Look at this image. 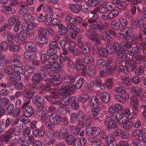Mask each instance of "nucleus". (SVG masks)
Instances as JSON below:
<instances>
[{
	"label": "nucleus",
	"instance_id": "1",
	"mask_svg": "<svg viewBox=\"0 0 146 146\" xmlns=\"http://www.w3.org/2000/svg\"><path fill=\"white\" fill-rule=\"evenodd\" d=\"M65 84H64L61 88L59 91L60 95L63 96V97L62 98V100L63 102L62 104L64 105L65 106L69 105L71 101L72 97L69 95L73 91L70 88H67Z\"/></svg>",
	"mask_w": 146,
	"mask_h": 146
},
{
	"label": "nucleus",
	"instance_id": "2",
	"mask_svg": "<svg viewBox=\"0 0 146 146\" xmlns=\"http://www.w3.org/2000/svg\"><path fill=\"white\" fill-rule=\"evenodd\" d=\"M30 103V100L25 103L22 107L24 108L23 113L24 115L27 117L32 116L34 113L35 111L32 107L29 105Z\"/></svg>",
	"mask_w": 146,
	"mask_h": 146
},
{
	"label": "nucleus",
	"instance_id": "3",
	"mask_svg": "<svg viewBox=\"0 0 146 146\" xmlns=\"http://www.w3.org/2000/svg\"><path fill=\"white\" fill-rule=\"evenodd\" d=\"M131 28L130 27H127L120 31L119 34L123 36V39L129 40L131 38Z\"/></svg>",
	"mask_w": 146,
	"mask_h": 146
},
{
	"label": "nucleus",
	"instance_id": "4",
	"mask_svg": "<svg viewBox=\"0 0 146 146\" xmlns=\"http://www.w3.org/2000/svg\"><path fill=\"white\" fill-rule=\"evenodd\" d=\"M118 123L123 125V127L125 129H131L133 126L132 122L129 121L126 117H123L119 120Z\"/></svg>",
	"mask_w": 146,
	"mask_h": 146
},
{
	"label": "nucleus",
	"instance_id": "5",
	"mask_svg": "<svg viewBox=\"0 0 146 146\" xmlns=\"http://www.w3.org/2000/svg\"><path fill=\"white\" fill-rule=\"evenodd\" d=\"M36 113L39 117L43 118L44 120H46L49 116L46 109L43 106L38 107L36 111Z\"/></svg>",
	"mask_w": 146,
	"mask_h": 146
},
{
	"label": "nucleus",
	"instance_id": "6",
	"mask_svg": "<svg viewBox=\"0 0 146 146\" xmlns=\"http://www.w3.org/2000/svg\"><path fill=\"white\" fill-rule=\"evenodd\" d=\"M32 101L34 104L38 107L45 103L44 100L43 98L37 96H34L33 97Z\"/></svg>",
	"mask_w": 146,
	"mask_h": 146
},
{
	"label": "nucleus",
	"instance_id": "7",
	"mask_svg": "<svg viewBox=\"0 0 146 146\" xmlns=\"http://www.w3.org/2000/svg\"><path fill=\"white\" fill-rule=\"evenodd\" d=\"M13 59L10 61V63L12 66L15 67L19 66H22V63L19 60L20 56L17 54H15Z\"/></svg>",
	"mask_w": 146,
	"mask_h": 146
},
{
	"label": "nucleus",
	"instance_id": "8",
	"mask_svg": "<svg viewBox=\"0 0 146 146\" xmlns=\"http://www.w3.org/2000/svg\"><path fill=\"white\" fill-rule=\"evenodd\" d=\"M25 48L28 51L32 52H36L37 50V46L33 42H29L26 43Z\"/></svg>",
	"mask_w": 146,
	"mask_h": 146
},
{
	"label": "nucleus",
	"instance_id": "9",
	"mask_svg": "<svg viewBox=\"0 0 146 146\" xmlns=\"http://www.w3.org/2000/svg\"><path fill=\"white\" fill-rule=\"evenodd\" d=\"M50 122L53 123L55 125H58L60 123V116L58 113L52 114L49 117Z\"/></svg>",
	"mask_w": 146,
	"mask_h": 146
},
{
	"label": "nucleus",
	"instance_id": "10",
	"mask_svg": "<svg viewBox=\"0 0 146 146\" xmlns=\"http://www.w3.org/2000/svg\"><path fill=\"white\" fill-rule=\"evenodd\" d=\"M11 136L7 131L5 133L0 137V143L8 144L9 141L11 138Z\"/></svg>",
	"mask_w": 146,
	"mask_h": 146
},
{
	"label": "nucleus",
	"instance_id": "11",
	"mask_svg": "<svg viewBox=\"0 0 146 146\" xmlns=\"http://www.w3.org/2000/svg\"><path fill=\"white\" fill-rule=\"evenodd\" d=\"M85 35L90 40H94L95 36L98 35V33L95 30L91 29L87 30L85 33Z\"/></svg>",
	"mask_w": 146,
	"mask_h": 146
},
{
	"label": "nucleus",
	"instance_id": "12",
	"mask_svg": "<svg viewBox=\"0 0 146 146\" xmlns=\"http://www.w3.org/2000/svg\"><path fill=\"white\" fill-rule=\"evenodd\" d=\"M75 66L76 70L78 71L84 69V63L82 58H78L77 59Z\"/></svg>",
	"mask_w": 146,
	"mask_h": 146
},
{
	"label": "nucleus",
	"instance_id": "13",
	"mask_svg": "<svg viewBox=\"0 0 146 146\" xmlns=\"http://www.w3.org/2000/svg\"><path fill=\"white\" fill-rule=\"evenodd\" d=\"M29 51H27L24 54V58L29 61H32L36 58V54L34 53H32Z\"/></svg>",
	"mask_w": 146,
	"mask_h": 146
},
{
	"label": "nucleus",
	"instance_id": "14",
	"mask_svg": "<svg viewBox=\"0 0 146 146\" xmlns=\"http://www.w3.org/2000/svg\"><path fill=\"white\" fill-rule=\"evenodd\" d=\"M90 28L97 30L99 32H101L104 29V27L102 23L99 22L93 24L92 25L90 24Z\"/></svg>",
	"mask_w": 146,
	"mask_h": 146
},
{
	"label": "nucleus",
	"instance_id": "15",
	"mask_svg": "<svg viewBox=\"0 0 146 146\" xmlns=\"http://www.w3.org/2000/svg\"><path fill=\"white\" fill-rule=\"evenodd\" d=\"M68 79L69 80V81H66L62 84L61 86V88H62V86H63V85L64 84H65L66 86H67V88H70V85L71 84L74 83L76 80V77L75 76H73L71 75H68Z\"/></svg>",
	"mask_w": 146,
	"mask_h": 146
},
{
	"label": "nucleus",
	"instance_id": "16",
	"mask_svg": "<svg viewBox=\"0 0 146 146\" xmlns=\"http://www.w3.org/2000/svg\"><path fill=\"white\" fill-rule=\"evenodd\" d=\"M105 124V128L108 131H109L111 129L116 128L117 127V125L115 121H109L106 122Z\"/></svg>",
	"mask_w": 146,
	"mask_h": 146
},
{
	"label": "nucleus",
	"instance_id": "17",
	"mask_svg": "<svg viewBox=\"0 0 146 146\" xmlns=\"http://www.w3.org/2000/svg\"><path fill=\"white\" fill-rule=\"evenodd\" d=\"M7 131L11 137L13 136V135L17 136L20 135L21 134L20 129L17 127L15 128L10 129Z\"/></svg>",
	"mask_w": 146,
	"mask_h": 146
},
{
	"label": "nucleus",
	"instance_id": "18",
	"mask_svg": "<svg viewBox=\"0 0 146 146\" xmlns=\"http://www.w3.org/2000/svg\"><path fill=\"white\" fill-rule=\"evenodd\" d=\"M120 79L121 80L122 84L125 86H129L132 84L131 79L129 77L125 76H120Z\"/></svg>",
	"mask_w": 146,
	"mask_h": 146
},
{
	"label": "nucleus",
	"instance_id": "19",
	"mask_svg": "<svg viewBox=\"0 0 146 146\" xmlns=\"http://www.w3.org/2000/svg\"><path fill=\"white\" fill-rule=\"evenodd\" d=\"M86 68L88 75L90 76H92L96 72L95 67L94 66L87 65Z\"/></svg>",
	"mask_w": 146,
	"mask_h": 146
},
{
	"label": "nucleus",
	"instance_id": "20",
	"mask_svg": "<svg viewBox=\"0 0 146 146\" xmlns=\"http://www.w3.org/2000/svg\"><path fill=\"white\" fill-rule=\"evenodd\" d=\"M45 132V127L44 126H42L40 129L38 128L36 131H34L33 133L34 135L38 136L41 137H43L44 135Z\"/></svg>",
	"mask_w": 146,
	"mask_h": 146
},
{
	"label": "nucleus",
	"instance_id": "21",
	"mask_svg": "<svg viewBox=\"0 0 146 146\" xmlns=\"http://www.w3.org/2000/svg\"><path fill=\"white\" fill-rule=\"evenodd\" d=\"M34 93V90L26 89L24 91L23 95L26 98H31L33 95Z\"/></svg>",
	"mask_w": 146,
	"mask_h": 146
},
{
	"label": "nucleus",
	"instance_id": "22",
	"mask_svg": "<svg viewBox=\"0 0 146 146\" xmlns=\"http://www.w3.org/2000/svg\"><path fill=\"white\" fill-rule=\"evenodd\" d=\"M90 106L93 108L96 107L98 106L99 102L97 98L95 96H92L89 100Z\"/></svg>",
	"mask_w": 146,
	"mask_h": 146
},
{
	"label": "nucleus",
	"instance_id": "23",
	"mask_svg": "<svg viewBox=\"0 0 146 146\" xmlns=\"http://www.w3.org/2000/svg\"><path fill=\"white\" fill-rule=\"evenodd\" d=\"M67 129L65 127H61L59 131L58 136L60 138H64L68 134Z\"/></svg>",
	"mask_w": 146,
	"mask_h": 146
},
{
	"label": "nucleus",
	"instance_id": "24",
	"mask_svg": "<svg viewBox=\"0 0 146 146\" xmlns=\"http://www.w3.org/2000/svg\"><path fill=\"white\" fill-rule=\"evenodd\" d=\"M23 19L25 21L33 22L35 20V17L30 13H27L23 16Z\"/></svg>",
	"mask_w": 146,
	"mask_h": 146
},
{
	"label": "nucleus",
	"instance_id": "25",
	"mask_svg": "<svg viewBox=\"0 0 146 146\" xmlns=\"http://www.w3.org/2000/svg\"><path fill=\"white\" fill-rule=\"evenodd\" d=\"M75 140V137L72 135H68L65 138V141L67 144L70 145L73 144Z\"/></svg>",
	"mask_w": 146,
	"mask_h": 146
},
{
	"label": "nucleus",
	"instance_id": "26",
	"mask_svg": "<svg viewBox=\"0 0 146 146\" xmlns=\"http://www.w3.org/2000/svg\"><path fill=\"white\" fill-rule=\"evenodd\" d=\"M100 96L102 99L105 103H108L110 100V94L107 92H103L101 94Z\"/></svg>",
	"mask_w": 146,
	"mask_h": 146
},
{
	"label": "nucleus",
	"instance_id": "27",
	"mask_svg": "<svg viewBox=\"0 0 146 146\" xmlns=\"http://www.w3.org/2000/svg\"><path fill=\"white\" fill-rule=\"evenodd\" d=\"M29 7L26 5L24 6L23 7L20 8L19 13L20 15L23 16L28 13L29 11Z\"/></svg>",
	"mask_w": 146,
	"mask_h": 146
},
{
	"label": "nucleus",
	"instance_id": "28",
	"mask_svg": "<svg viewBox=\"0 0 146 146\" xmlns=\"http://www.w3.org/2000/svg\"><path fill=\"white\" fill-rule=\"evenodd\" d=\"M86 115L83 111L81 110L78 111L77 114L76 115V118L77 121H80L85 118Z\"/></svg>",
	"mask_w": 146,
	"mask_h": 146
},
{
	"label": "nucleus",
	"instance_id": "29",
	"mask_svg": "<svg viewBox=\"0 0 146 146\" xmlns=\"http://www.w3.org/2000/svg\"><path fill=\"white\" fill-rule=\"evenodd\" d=\"M9 100L7 97H3L0 99V106L5 107L9 103Z\"/></svg>",
	"mask_w": 146,
	"mask_h": 146
},
{
	"label": "nucleus",
	"instance_id": "30",
	"mask_svg": "<svg viewBox=\"0 0 146 146\" xmlns=\"http://www.w3.org/2000/svg\"><path fill=\"white\" fill-rule=\"evenodd\" d=\"M9 49L10 51L16 52L20 49V47L16 44L11 43L9 45Z\"/></svg>",
	"mask_w": 146,
	"mask_h": 146
},
{
	"label": "nucleus",
	"instance_id": "31",
	"mask_svg": "<svg viewBox=\"0 0 146 146\" xmlns=\"http://www.w3.org/2000/svg\"><path fill=\"white\" fill-rule=\"evenodd\" d=\"M92 119L90 116H86L85 118L82 120V122L81 123V125L83 126L88 125L92 122Z\"/></svg>",
	"mask_w": 146,
	"mask_h": 146
},
{
	"label": "nucleus",
	"instance_id": "32",
	"mask_svg": "<svg viewBox=\"0 0 146 146\" xmlns=\"http://www.w3.org/2000/svg\"><path fill=\"white\" fill-rule=\"evenodd\" d=\"M42 76L38 73H35L32 77V81L35 82H40L42 78Z\"/></svg>",
	"mask_w": 146,
	"mask_h": 146
},
{
	"label": "nucleus",
	"instance_id": "33",
	"mask_svg": "<svg viewBox=\"0 0 146 146\" xmlns=\"http://www.w3.org/2000/svg\"><path fill=\"white\" fill-rule=\"evenodd\" d=\"M58 58V56L57 54L49 56L48 60L50 61L49 63L51 62V63L55 64L56 65L58 64V63L57 62Z\"/></svg>",
	"mask_w": 146,
	"mask_h": 146
},
{
	"label": "nucleus",
	"instance_id": "34",
	"mask_svg": "<svg viewBox=\"0 0 146 146\" xmlns=\"http://www.w3.org/2000/svg\"><path fill=\"white\" fill-rule=\"evenodd\" d=\"M125 40L122 41L120 43V45L123 48H130L132 47V44L131 42Z\"/></svg>",
	"mask_w": 146,
	"mask_h": 146
},
{
	"label": "nucleus",
	"instance_id": "35",
	"mask_svg": "<svg viewBox=\"0 0 146 146\" xmlns=\"http://www.w3.org/2000/svg\"><path fill=\"white\" fill-rule=\"evenodd\" d=\"M99 53L100 56L103 58L106 57L108 56V54L104 48L100 47L98 49Z\"/></svg>",
	"mask_w": 146,
	"mask_h": 146
},
{
	"label": "nucleus",
	"instance_id": "36",
	"mask_svg": "<svg viewBox=\"0 0 146 146\" xmlns=\"http://www.w3.org/2000/svg\"><path fill=\"white\" fill-rule=\"evenodd\" d=\"M69 8L72 11L75 13H78L80 11V7L78 4L70 5Z\"/></svg>",
	"mask_w": 146,
	"mask_h": 146
},
{
	"label": "nucleus",
	"instance_id": "37",
	"mask_svg": "<svg viewBox=\"0 0 146 146\" xmlns=\"http://www.w3.org/2000/svg\"><path fill=\"white\" fill-rule=\"evenodd\" d=\"M110 26L112 28L115 30L120 29V25L119 23L116 21L114 20L111 21Z\"/></svg>",
	"mask_w": 146,
	"mask_h": 146
},
{
	"label": "nucleus",
	"instance_id": "38",
	"mask_svg": "<svg viewBox=\"0 0 146 146\" xmlns=\"http://www.w3.org/2000/svg\"><path fill=\"white\" fill-rule=\"evenodd\" d=\"M10 75V80L11 81H17V79L19 80L21 78L20 75L14 72H12Z\"/></svg>",
	"mask_w": 146,
	"mask_h": 146
},
{
	"label": "nucleus",
	"instance_id": "39",
	"mask_svg": "<svg viewBox=\"0 0 146 146\" xmlns=\"http://www.w3.org/2000/svg\"><path fill=\"white\" fill-rule=\"evenodd\" d=\"M36 40L39 44H46L48 41V39L44 36L39 37L38 38H36Z\"/></svg>",
	"mask_w": 146,
	"mask_h": 146
},
{
	"label": "nucleus",
	"instance_id": "40",
	"mask_svg": "<svg viewBox=\"0 0 146 146\" xmlns=\"http://www.w3.org/2000/svg\"><path fill=\"white\" fill-rule=\"evenodd\" d=\"M119 14L118 11L116 10H114L110 12L108 15V19L111 20L114 18Z\"/></svg>",
	"mask_w": 146,
	"mask_h": 146
},
{
	"label": "nucleus",
	"instance_id": "41",
	"mask_svg": "<svg viewBox=\"0 0 146 146\" xmlns=\"http://www.w3.org/2000/svg\"><path fill=\"white\" fill-rule=\"evenodd\" d=\"M70 130L72 133L75 135H78L79 133L80 130L79 128L73 125L70 126Z\"/></svg>",
	"mask_w": 146,
	"mask_h": 146
},
{
	"label": "nucleus",
	"instance_id": "42",
	"mask_svg": "<svg viewBox=\"0 0 146 146\" xmlns=\"http://www.w3.org/2000/svg\"><path fill=\"white\" fill-rule=\"evenodd\" d=\"M27 35L26 33L21 31L20 32L18 35V37L20 40L24 41L27 38Z\"/></svg>",
	"mask_w": 146,
	"mask_h": 146
},
{
	"label": "nucleus",
	"instance_id": "43",
	"mask_svg": "<svg viewBox=\"0 0 146 146\" xmlns=\"http://www.w3.org/2000/svg\"><path fill=\"white\" fill-rule=\"evenodd\" d=\"M89 95L87 94H83L79 98L80 102L82 103L86 102L89 99Z\"/></svg>",
	"mask_w": 146,
	"mask_h": 146
},
{
	"label": "nucleus",
	"instance_id": "44",
	"mask_svg": "<svg viewBox=\"0 0 146 146\" xmlns=\"http://www.w3.org/2000/svg\"><path fill=\"white\" fill-rule=\"evenodd\" d=\"M82 49V50L81 51V53L82 54L85 55L88 54L90 52V46L85 45Z\"/></svg>",
	"mask_w": 146,
	"mask_h": 146
},
{
	"label": "nucleus",
	"instance_id": "45",
	"mask_svg": "<svg viewBox=\"0 0 146 146\" xmlns=\"http://www.w3.org/2000/svg\"><path fill=\"white\" fill-rule=\"evenodd\" d=\"M145 59V57L143 55H140L136 57L133 62L137 64H141L142 61H143Z\"/></svg>",
	"mask_w": 146,
	"mask_h": 146
},
{
	"label": "nucleus",
	"instance_id": "46",
	"mask_svg": "<svg viewBox=\"0 0 146 146\" xmlns=\"http://www.w3.org/2000/svg\"><path fill=\"white\" fill-rule=\"evenodd\" d=\"M49 46V48L53 49H60V47L58 44L54 41H53L51 42Z\"/></svg>",
	"mask_w": 146,
	"mask_h": 146
},
{
	"label": "nucleus",
	"instance_id": "47",
	"mask_svg": "<svg viewBox=\"0 0 146 146\" xmlns=\"http://www.w3.org/2000/svg\"><path fill=\"white\" fill-rule=\"evenodd\" d=\"M84 78H81L79 79L76 82V86L78 89L81 88L84 85Z\"/></svg>",
	"mask_w": 146,
	"mask_h": 146
},
{
	"label": "nucleus",
	"instance_id": "48",
	"mask_svg": "<svg viewBox=\"0 0 146 146\" xmlns=\"http://www.w3.org/2000/svg\"><path fill=\"white\" fill-rule=\"evenodd\" d=\"M137 96H133L131 97L130 102L132 105L137 104V105H139V100Z\"/></svg>",
	"mask_w": 146,
	"mask_h": 146
},
{
	"label": "nucleus",
	"instance_id": "49",
	"mask_svg": "<svg viewBox=\"0 0 146 146\" xmlns=\"http://www.w3.org/2000/svg\"><path fill=\"white\" fill-rule=\"evenodd\" d=\"M7 63V61L5 58V55L1 56H0V65L1 66L6 65Z\"/></svg>",
	"mask_w": 146,
	"mask_h": 146
},
{
	"label": "nucleus",
	"instance_id": "50",
	"mask_svg": "<svg viewBox=\"0 0 146 146\" xmlns=\"http://www.w3.org/2000/svg\"><path fill=\"white\" fill-rule=\"evenodd\" d=\"M60 89L59 90H54L53 89L52 92L50 94V96L52 98L55 99L57 97L59 96V94H60L59 93V91Z\"/></svg>",
	"mask_w": 146,
	"mask_h": 146
},
{
	"label": "nucleus",
	"instance_id": "51",
	"mask_svg": "<svg viewBox=\"0 0 146 146\" xmlns=\"http://www.w3.org/2000/svg\"><path fill=\"white\" fill-rule=\"evenodd\" d=\"M40 60L42 64H45L49 61L46 54L44 53L41 54L40 56Z\"/></svg>",
	"mask_w": 146,
	"mask_h": 146
},
{
	"label": "nucleus",
	"instance_id": "52",
	"mask_svg": "<svg viewBox=\"0 0 146 146\" xmlns=\"http://www.w3.org/2000/svg\"><path fill=\"white\" fill-rule=\"evenodd\" d=\"M0 48L3 51L6 50L8 48V45L5 41H2L0 45Z\"/></svg>",
	"mask_w": 146,
	"mask_h": 146
},
{
	"label": "nucleus",
	"instance_id": "53",
	"mask_svg": "<svg viewBox=\"0 0 146 146\" xmlns=\"http://www.w3.org/2000/svg\"><path fill=\"white\" fill-rule=\"evenodd\" d=\"M68 32V30L65 28L58 31V33L60 35L64 36L67 35Z\"/></svg>",
	"mask_w": 146,
	"mask_h": 146
},
{
	"label": "nucleus",
	"instance_id": "54",
	"mask_svg": "<svg viewBox=\"0 0 146 146\" xmlns=\"http://www.w3.org/2000/svg\"><path fill=\"white\" fill-rule=\"evenodd\" d=\"M116 99L122 103H125L126 102V100L122 96L119 95H116L115 96Z\"/></svg>",
	"mask_w": 146,
	"mask_h": 146
},
{
	"label": "nucleus",
	"instance_id": "55",
	"mask_svg": "<svg viewBox=\"0 0 146 146\" xmlns=\"http://www.w3.org/2000/svg\"><path fill=\"white\" fill-rule=\"evenodd\" d=\"M28 117L25 115L19 118V120L24 124H27L30 121V119Z\"/></svg>",
	"mask_w": 146,
	"mask_h": 146
},
{
	"label": "nucleus",
	"instance_id": "56",
	"mask_svg": "<svg viewBox=\"0 0 146 146\" xmlns=\"http://www.w3.org/2000/svg\"><path fill=\"white\" fill-rule=\"evenodd\" d=\"M138 21L136 18H134L131 21V27L133 29H135L137 27Z\"/></svg>",
	"mask_w": 146,
	"mask_h": 146
},
{
	"label": "nucleus",
	"instance_id": "57",
	"mask_svg": "<svg viewBox=\"0 0 146 146\" xmlns=\"http://www.w3.org/2000/svg\"><path fill=\"white\" fill-rule=\"evenodd\" d=\"M102 38L104 40L105 42H109L113 41V39L112 37L106 34V32L105 35L102 36Z\"/></svg>",
	"mask_w": 146,
	"mask_h": 146
},
{
	"label": "nucleus",
	"instance_id": "58",
	"mask_svg": "<svg viewBox=\"0 0 146 146\" xmlns=\"http://www.w3.org/2000/svg\"><path fill=\"white\" fill-rule=\"evenodd\" d=\"M22 66H19L14 67V70L15 72L19 74H23L24 73V69L21 68Z\"/></svg>",
	"mask_w": 146,
	"mask_h": 146
},
{
	"label": "nucleus",
	"instance_id": "59",
	"mask_svg": "<svg viewBox=\"0 0 146 146\" xmlns=\"http://www.w3.org/2000/svg\"><path fill=\"white\" fill-rule=\"evenodd\" d=\"M106 48L108 54H112L114 52L112 45L110 46L109 44H107L106 46Z\"/></svg>",
	"mask_w": 146,
	"mask_h": 146
},
{
	"label": "nucleus",
	"instance_id": "60",
	"mask_svg": "<svg viewBox=\"0 0 146 146\" xmlns=\"http://www.w3.org/2000/svg\"><path fill=\"white\" fill-rule=\"evenodd\" d=\"M84 62L87 64H90L93 62L94 61L92 57L89 56H85L84 58Z\"/></svg>",
	"mask_w": 146,
	"mask_h": 146
},
{
	"label": "nucleus",
	"instance_id": "61",
	"mask_svg": "<svg viewBox=\"0 0 146 146\" xmlns=\"http://www.w3.org/2000/svg\"><path fill=\"white\" fill-rule=\"evenodd\" d=\"M105 7L108 11H111L115 7V5L111 2H108L107 3Z\"/></svg>",
	"mask_w": 146,
	"mask_h": 146
},
{
	"label": "nucleus",
	"instance_id": "62",
	"mask_svg": "<svg viewBox=\"0 0 146 146\" xmlns=\"http://www.w3.org/2000/svg\"><path fill=\"white\" fill-rule=\"evenodd\" d=\"M56 51L57 50L56 49L49 48L46 52V54L48 56H50L55 54H56Z\"/></svg>",
	"mask_w": 146,
	"mask_h": 146
},
{
	"label": "nucleus",
	"instance_id": "63",
	"mask_svg": "<svg viewBox=\"0 0 146 146\" xmlns=\"http://www.w3.org/2000/svg\"><path fill=\"white\" fill-rule=\"evenodd\" d=\"M101 132L100 128L98 127H96V128L93 130L92 136H97L100 134Z\"/></svg>",
	"mask_w": 146,
	"mask_h": 146
},
{
	"label": "nucleus",
	"instance_id": "64",
	"mask_svg": "<svg viewBox=\"0 0 146 146\" xmlns=\"http://www.w3.org/2000/svg\"><path fill=\"white\" fill-rule=\"evenodd\" d=\"M38 33L40 36H45L47 34L46 29L43 28H40L38 31Z\"/></svg>",
	"mask_w": 146,
	"mask_h": 146
}]
</instances>
